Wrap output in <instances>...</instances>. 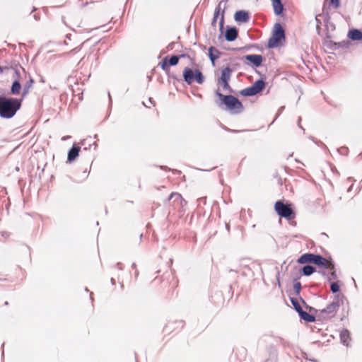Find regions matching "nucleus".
Wrapping results in <instances>:
<instances>
[{
	"instance_id": "obj_14",
	"label": "nucleus",
	"mask_w": 362,
	"mask_h": 362,
	"mask_svg": "<svg viewBox=\"0 0 362 362\" xmlns=\"http://www.w3.org/2000/svg\"><path fill=\"white\" fill-rule=\"evenodd\" d=\"M234 18L237 22L246 23L250 19L249 13L245 11H238L235 13Z\"/></svg>"
},
{
	"instance_id": "obj_13",
	"label": "nucleus",
	"mask_w": 362,
	"mask_h": 362,
	"mask_svg": "<svg viewBox=\"0 0 362 362\" xmlns=\"http://www.w3.org/2000/svg\"><path fill=\"white\" fill-rule=\"evenodd\" d=\"M20 77L21 74L19 75L15 76V77H12L14 79V81L12 83L11 87V93L14 95H18L21 93V90L22 88L21 84L20 83Z\"/></svg>"
},
{
	"instance_id": "obj_12",
	"label": "nucleus",
	"mask_w": 362,
	"mask_h": 362,
	"mask_svg": "<svg viewBox=\"0 0 362 362\" xmlns=\"http://www.w3.org/2000/svg\"><path fill=\"white\" fill-rule=\"evenodd\" d=\"M172 199H173V204L175 208H177V207L182 208V207H183L184 203L185 204V201L184 200V199L182 198L181 194H180L179 193H177V192H173L170 195L169 201H170Z\"/></svg>"
},
{
	"instance_id": "obj_33",
	"label": "nucleus",
	"mask_w": 362,
	"mask_h": 362,
	"mask_svg": "<svg viewBox=\"0 0 362 362\" xmlns=\"http://www.w3.org/2000/svg\"><path fill=\"white\" fill-rule=\"evenodd\" d=\"M149 101H150V103H152L151 98H149Z\"/></svg>"
},
{
	"instance_id": "obj_20",
	"label": "nucleus",
	"mask_w": 362,
	"mask_h": 362,
	"mask_svg": "<svg viewBox=\"0 0 362 362\" xmlns=\"http://www.w3.org/2000/svg\"><path fill=\"white\" fill-rule=\"evenodd\" d=\"M226 39L228 41H233L238 37V30L235 28L228 29L225 35Z\"/></svg>"
},
{
	"instance_id": "obj_26",
	"label": "nucleus",
	"mask_w": 362,
	"mask_h": 362,
	"mask_svg": "<svg viewBox=\"0 0 362 362\" xmlns=\"http://www.w3.org/2000/svg\"><path fill=\"white\" fill-rule=\"evenodd\" d=\"M302 270L304 275L309 276L315 272V269L313 266L306 265L303 267Z\"/></svg>"
},
{
	"instance_id": "obj_22",
	"label": "nucleus",
	"mask_w": 362,
	"mask_h": 362,
	"mask_svg": "<svg viewBox=\"0 0 362 362\" xmlns=\"http://www.w3.org/2000/svg\"><path fill=\"white\" fill-rule=\"evenodd\" d=\"M272 6L276 15H280L283 12L284 6L281 0H272Z\"/></svg>"
},
{
	"instance_id": "obj_5",
	"label": "nucleus",
	"mask_w": 362,
	"mask_h": 362,
	"mask_svg": "<svg viewBox=\"0 0 362 362\" xmlns=\"http://www.w3.org/2000/svg\"><path fill=\"white\" fill-rule=\"evenodd\" d=\"M274 210L279 216L288 221L294 219L296 217L291 204H284L282 201H277L274 204Z\"/></svg>"
},
{
	"instance_id": "obj_15",
	"label": "nucleus",
	"mask_w": 362,
	"mask_h": 362,
	"mask_svg": "<svg viewBox=\"0 0 362 362\" xmlns=\"http://www.w3.org/2000/svg\"><path fill=\"white\" fill-rule=\"evenodd\" d=\"M329 264H330L329 267L322 266V267L325 269H328L330 271L329 274L327 276V280L329 281H334L337 279V274L335 270V267L333 262H332L331 258L328 259Z\"/></svg>"
},
{
	"instance_id": "obj_8",
	"label": "nucleus",
	"mask_w": 362,
	"mask_h": 362,
	"mask_svg": "<svg viewBox=\"0 0 362 362\" xmlns=\"http://www.w3.org/2000/svg\"><path fill=\"white\" fill-rule=\"evenodd\" d=\"M265 87V82L262 80H257L250 87L246 88L240 91V94L244 96H252L263 90Z\"/></svg>"
},
{
	"instance_id": "obj_32",
	"label": "nucleus",
	"mask_w": 362,
	"mask_h": 362,
	"mask_svg": "<svg viewBox=\"0 0 362 362\" xmlns=\"http://www.w3.org/2000/svg\"><path fill=\"white\" fill-rule=\"evenodd\" d=\"M300 300L302 301V303H305L302 298H300Z\"/></svg>"
},
{
	"instance_id": "obj_29",
	"label": "nucleus",
	"mask_w": 362,
	"mask_h": 362,
	"mask_svg": "<svg viewBox=\"0 0 362 362\" xmlns=\"http://www.w3.org/2000/svg\"><path fill=\"white\" fill-rule=\"evenodd\" d=\"M330 289L333 293H337L339 291V286L337 282L332 283Z\"/></svg>"
},
{
	"instance_id": "obj_21",
	"label": "nucleus",
	"mask_w": 362,
	"mask_h": 362,
	"mask_svg": "<svg viewBox=\"0 0 362 362\" xmlns=\"http://www.w3.org/2000/svg\"><path fill=\"white\" fill-rule=\"evenodd\" d=\"M34 83V80L30 78L25 84L23 92L21 93V98L23 99L29 93L30 88L33 87Z\"/></svg>"
},
{
	"instance_id": "obj_4",
	"label": "nucleus",
	"mask_w": 362,
	"mask_h": 362,
	"mask_svg": "<svg viewBox=\"0 0 362 362\" xmlns=\"http://www.w3.org/2000/svg\"><path fill=\"white\" fill-rule=\"evenodd\" d=\"M183 78L185 81L189 85H191L194 81L199 84H202L204 81V77L202 71L198 69L192 70L191 68L185 67L183 70Z\"/></svg>"
},
{
	"instance_id": "obj_2",
	"label": "nucleus",
	"mask_w": 362,
	"mask_h": 362,
	"mask_svg": "<svg viewBox=\"0 0 362 362\" xmlns=\"http://www.w3.org/2000/svg\"><path fill=\"white\" fill-rule=\"evenodd\" d=\"M216 95L228 110H235V112H240L243 110V106L242 103L235 96L231 95H224L220 92L219 89L216 91Z\"/></svg>"
},
{
	"instance_id": "obj_6",
	"label": "nucleus",
	"mask_w": 362,
	"mask_h": 362,
	"mask_svg": "<svg viewBox=\"0 0 362 362\" xmlns=\"http://www.w3.org/2000/svg\"><path fill=\"white\" fill-rule=\"evenodd\" d=\"M339 306L337 301L332 302L327 305L325 308L317 310V316L323 320L332 318L336 315Z\"/></svg>"
},
{
	"instance_id": "obj_16",
	"label": "nucleus",
	"mask_w": 362,
	"mask_h": 362,
	"mask_svg": "<svg viewBox=\"0 0 362 362\" xmlns=\"http://www.w3.org/2000/svg\"><path fill=\"white\" fill-rule=\"evenodd\" d=\"M245 57L247 61L251 62L255 66H260L262 62V57L259 54H248Z\"/></svg>"
},
{
	"instance_id": "obj_11",
	"label": "nucleus",
	"mask_w": 362,
	"mask_h": 362,
	"mask_svg": "<svg viewBox=\"0 0 362 362\" xmlns=\"http://www.w3.org/2000/svg\"><path fill=\"white\" fill-rule=\"evenodd\" d=\"M1 74H4L6 76H11V77H15V76L19 75V69L18 66L11 65H4L0 66Z\"/></svg>"
},
{
	"instance_id": "obj_1",
	"label": "nucleus",
	"mask_w": 362,
	"mask_h": 362,
	"mask_svg": "<svg viewBox=\"0 0 362 362\" xmlns=\"http://www.w3.org/2000/svg\"><path fill=\"white\" fill-rule=\"evenodd\" d=\"M22 98L0 97V116L9 119L13 117L22 105Z\"/></svg>"
},
{
	"instance_id": "obj_3",
	"label": "nucleus",
	"mask_w": 362,
	"mask_h": 362,
	"mask_svg": "<svg viewBox=\"0 0 362 362\" xmlns=\"http://www.w3.org/2000/svg\"><path fill=\"white\" fill-rule=\"evenodd\" d=\"M298 264H307V263H313L317 266L322 267L327 266L329 267L330 264H329L328 259L325 258L319 255H315L312 253H305L301 255L298 259L297 260Z\"/></svg>"
},
{
	"instance_id": "obj_23",
	"label": "nucleus",
	"mask_w": 362,
	"mask_h": 362,
	"mask_svg": "<svg viewBox=\"0 0 362 362\" xmlns=\"http://www.w3.org/2000/svg\"><path fill=\"white\" fill-rule=\"evenodd\" d=\"M340 339L341 342L348 346L351 340L350 333L347 329H344L340 333Z\"/></svg>"
},
{
	"instance_id": "obj_19",
	"label": "nucleus",
	"mask_w": 362,
	"mask_h": 362,
	"mask_svg": "<svg viewBox=\"0 0 362 362\" xmlns=\"http://www.w3.org/2000/svg\"><path fill=\"white\" fill-rule=\"evenodd\" d=\"M81 147L73 146L68 153V160L73 161L78 156Z\"/></svg>"
},
{
	"instance_id": "obj_31",
	"label": "nucleus",
	"mask_w": 362,
	"mask_h": 362,
	"mask_svg": "<svg viewBox=\"0 0 362 362\" xmlns=\"http://www.w3.org/2000/svg\"><path fill=\"white\" fill-rule=\"evenodd\" d=\"M220 12V8H217L216 11L214 13V21H216V18L218 16Z\"/></svg>"
},
{
	"instance_id": "obj_28",
	"label": "nucleus",
	"mask_w": 362,
	"mask_h": 362,
	"mask_svg": "<svg viewBox=\"0 0 362 362\" xmlns=\"http://www.w3.org/2000/svg\"><path fill=\"white\" fill-rule=\"evenodd\" d=\"M300 290H301V284L299 281L294 283L293 291L297 296H298L300 294Z\"/></svg>"
},
{
	"instance_id": "obj_27",
	"label": "nucleus",
	"mask_w": 362,
	"mask_h": 362,
	"mask_svg": "<svg viewBox=\"0 0 362 362\" xmlns=\"http://www.w3.org/2000/svg\"><path fill=\"white\" fill-rule=\"evenodd\" d=\"M327 3L334 9H337L340 6V0H325V4Z\"/></svg>"
},
{
	"instance_id": "obj_9",
	"label": "nucleus",
	"mask_w": 362,
	"mask_h": 362,
	"mask_svg": "<svg viewBox=\"0 0 362 362\" xmlns=\"http://www.w3.org/2000/svg\"><path fill=\"white\" fill-rule=\"evenodd\" d=\"M291 303L294 308V309L296 310V312L299 314L300 317L308 322H313L315 320V317L310 314H308L307 312L303 311L299 300L297 298H291Z\"/></svg>"
},
{
	"instance_id": "obj_18",
	"label": "nucleus",
	"mask_w": 362,
	"mask_h": 362,
	"mask_svg": "<svg viewBox=\"0 0 362 362\" xmlns=\"http://www.w3.org/2000/svg\"><path fill=\"white\" fill-rule=\"evenodd\" d=\"M221 52L214 47L209 48V57L213 65L215 64V61L219 58Z\"/></svg>"
},
{
	"instance_id": "obj_24",
	"label": "nucleus",
	"mask_w": 362,
	"mask_h": 362,
	"mask_svg": "<svg viewBox=\"0 0 362 362\" xmlns=\"http://www.w3.org/2000/svg\"><path fill=\"white\" fill-rule=\"evenodd\" d=\"M349 37L354 40H360L362 39V32L356 29L350 30Z\"/></svg>"
},
{
	"instance_id": "obj_30",
	"label": "nucleus",
	"mask_w": 362,
	"mask_h": 362,
	"mask_svg": "<svg viewBox=\"0 0 362 362\" xmlns=\"http://www.w3.org/2000/svg\"><path fill=\"white\" fill-rule=\"evenodd\" d=\"M170 285H171L170 289H174L177 285V282L173 276H171Z\"/></svg>"
},
{
	"instance_id": "obj_25",
	"label": "nucleus",
	"mask_w": 362,
	"mask_h": 362,
	"mask_svg": "<svg viewBox=\"0 0 362 362\" xmlns=\"http://www.w3.org/2000/svg\"><path fill=\"white\" fill-rule=\"evenodd\" d=\"M217 83L219 86L222 88V90L230 93L233 92V90L229 85V81H217Z\"/></svg>"
},
{
	"instance_id": "obj_10",
	"label": "nucleus",
	"mask_w": 362,
	"mask_h": 362,
	"mask_svg": "<svg viewBox=\"0 0 362 362\" xmlns=\"http://www.w3.org/2000/svg\"><path fill=\"white\" fill-rule=\"evenodd\" d=\"M184 57L185 54H182L181 56L173 55L170 59H168V57H165L160 62L159 65L163 71L167 72L170 70V66L177 65L178 64L180 58Z\"/></svg>"
},
{
	"instance_id": "obj_17",
	"label": "nucleus",
	"mask_w": 362,
	"mask_h": 362,
	"mask_svg": "<svg viewBox=\"0 0 362 362\" xmlns=\"http://www.w3.org/2000/svg\"><path fill=\"white\" fill-rule=\"evenodd\" d=\"M232 69L227 66L221 70V76L218 78L217 81H229L230 79Z\"/></svg>"
},
{
	"instance_id": "obj_7",
	"label": "nucleus",
	"mask_w": 362,
	"mask_h": 362,
	"mask_svg": "<svg viewBox=\"0 0 362 362\" xmlns=\"http://www.w3.org/2000/svg\"><path fill=\"white\" fill-rule=\"evenodd\" d=\"M285 38L284 30L279 23L274 25V33L269 40L268 45L269 47L278 46Z\"/></svg>"
}]
</instances>
